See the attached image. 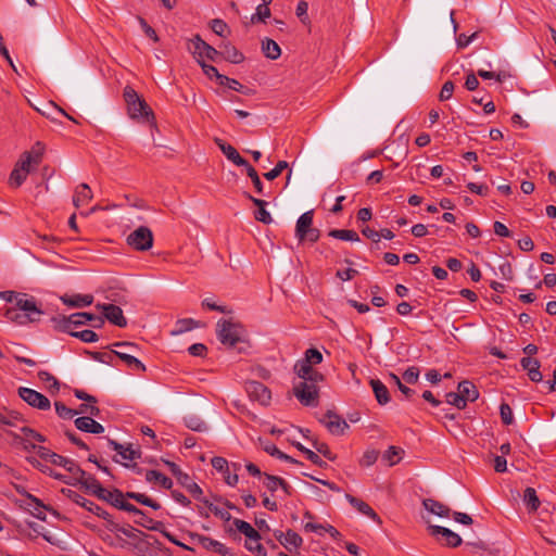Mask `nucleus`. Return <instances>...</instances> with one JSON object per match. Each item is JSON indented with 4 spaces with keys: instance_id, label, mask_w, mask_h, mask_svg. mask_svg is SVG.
<instances>
[{
    "instance_id": "0e129e2a",
    "label": "nucleus",
    "mask_w": 556,
    "mask_h": 556,
    "mask_svg": "<svg viewBox=\"0 0 556 556\" xmlns=\"http://www.w3.org/2000/svg\"><path fill=\"white\" fill-rule=\"evenodd\" d=\"M202 502L208 507V509L217 517L223 519L224 521H229L231 519V515L228 510L222 509L212 503H210L207 500H202Z\"/></svg>"
},
{
    "instance_id": "20e7f679",
    "label": "nucleus",
    "mask_w": 556,
    "mask_h": 556,
    "mask_svg": "<svg viewBox=\"0 0 556 556\" xmlns=\"http://www.w3.org/2000/svg\"><path fill=\"white\" fill-rule=\"evenodd\" d=\"M113 346L119 350H113L112 353L121 358L128 367L141 371H146V366L134 355L138 350L137 345L131 342H115Z\"/></svg>"
},
{
    "instance_id": "1a4fd4ad",
    "label": "nucleus",
    "mask_w": 556,
    "mask_h": 556,
    "mask_svg": "<svg viewBox=\"0 0 556 556\" xmlns=\"http://www.w3.org/2000/svg\"><path fill=\"white\" fill-rule=\"evenodd\" d=\"M18 395L31 407L47 410L51 406L50 400L46 395L33 389L21 387L18 389Z\"/></svg>"
},
{
    "instance_id": "6ab92c4d",
    "label": "nucleus",
    "mask_w": 556,
    "mask_h": 556,
    "mask_svg": "<svg viewBox=\"0 0 556 556\" xmlns=\"http://www.w3.org/2000/svg\"><path fill=\"white\" fill-rule=\"evenodd\" d=\"M215 143L230 162L237 166L248 165V161L243 159L232 146L226 143L223 139L219 138H215Z\"/></svg>"
},
{
    "instance_id": "c9c22d12",
    "label": "nucleus",
    "mask_w": 556,
    "mask_h": 556,
    "mask_svg": "<svg viewBox=\"0 0 556 556\" xmlns=\"http://www.w3.org/2000/svg\"><path fill=\"white\" fill-rule=\"evenodd\" d=\"M22 415L15 410H8L7 408H0V425L16 427L22 421Z\"/></svg>"
},
{
    "instance_id": "2f4dec72",
    "label": "nucleus",
    "mask_w": 556,
    "mask_h": 556,
    "mask_svg": "<svg viewBox=\"0 0 556 556\" xmlns=\"http://www.w3.org/2000/svg\"><path fill=\"white\" fill-rule=\"evenodd\" d=\"M146 481L153 484H160L164 489L169 490L173 486V481L156 470H148L146 472Z\"/></svg>"
},
{
    "instance_id": "9b49d317",
    "label": "nucleus",
    "mask_w": 556,
    "mask_h": 556,
    "mask_svg": "<svg viewBox=\"0 0 556 556\" xmlns=\"http://www.w3.org/2000/svg\"><path fill=\"white\" fill-rule=\"evenodd\" d=\"M190 539L192 543H195L200 546H202L206 551H213L222 556H231V551L226 545L220 543L219 541H216L214 539H211L208 536L199 534V533H191Z\"/></svg>"
},
{
    "instance_id": "5fc2aeb1",
    "label": "nucleus",
    "mask_w": 556,
    "mask_h": 556,
    "mask_svg": "<svg viewBox=\"0 0 556 556\" xmlns=\"http://www.w3.org/2000/svg\"><path fill=\"white\" fill-rule=\"evenodd\" d=\"M389 378L399 388L405 399L409 400L415 394V391L402 383L401 379L395 374H389Z\"/></svg>"
},
{
    "instance_id": "e433bc0d",
    "label": "nucleus",
    "mask_w": 556,
    "mask_h": 556,
    "mask_svg": "<svg viewBox=\"0 0 556 556\" xmlns=\"http://www.w3.org/2000/svg\"><path fill=\"white\" fill-rule=\"evenodd\" d=\"M51 323L53 324V328L55 330L67 332L71 334L72 328L74 324L72 323V315L70 316H55L51 318Z\"/></svg>"
},
{
    "instance_id": "bf43d9fd",
    "label": "nucleus",
    "mask_w": 556,
    "mask_h": 556,
    "mask_svg": "<svg viewBox=\"0 0 556 556\" xmlns=\"http://www.w3.org/2000/svg\"><path fill=\"white\" fill-rule=\"evenodd\" d=\"M38 378L43 383L48 384L49 389H54L55 391H59V381L55 377H53L50 372L46 370H41L38 372Z\"/></svg>"
},
{
    "instance_id": "2eb2a0df",
    "label": "nucleus",
    "mask_w": 556,
    "mask_h": 556,
    "mask_svg": "<svg viewBox=\"0 0 556 556\" xmlns=\"http://www.w3.org/2000/svg\"><path fill=\"white\" fill-rule=\"evenodd\" d=\"M328 431L336 435H341L349 428L348 422L339 415L332 412H327L320 420Z\"/></svg>"
},
{
    "instance_id": "f03ea898",
    "label": "nucleus",
    "mask_w": 556,
    "mask_h": 556,
    "mask_svg": "<svg viewBox=\"0 0 556 556\" xmlns=\"http://www.w3.org/2000/svg\"><path fill=\"white\" fill-rule=\"evenodd\" d=\"M124 99L127 104V112L131 119L155 124V116L144 99L130 86L124 88Z\"/></svg>"
},
{
    "instance_id": "7ed1b4c3",
    "label": "nucleus",
    "mask_w": 556,
    "mask_h": 556,
    "mask_svg": "<svg viewBox=\"0 0 556 556\" xmlns=\"http://www.w3.org/2000/svg\"><path fill=\"white\" fill-rule=\"evenodd\" d=\"M216 327L217 338L224 345L232 348L241 341L243 329L239 324L222 319Z\"/></svg>"
},
{
    "instance_id": "72a5a7b5",
    "label": "nucleus",
    "mask_w": 556,
    "mask_h": 556,
    "mask_svg": "<svg viewBox=\"0 0 556 556\" xmlns=\"http://www.w3.org/2000/svg\"><path fill=\"white\" fill-rule=\"evenodd\" d=\"M262 51L266 58L270 60H277L281 54V49L279 45L269 38H265L262 40Z\"/></svg>"
},
{
    "instance_id": "4be33fe9",
    "label": "nucleus",
    "mask_w": 556,
    "mask_h": 556,
    "mask_svg": "<svg viewBox=\"0 0 556 556\" xmlns=\"http://www.w3.org/2000/svg\"><path fill=\"white\" fill-rule=\"evenodd\" d=\"M521 367L527 371L529 378L533 382L542 381V374L540 371V362L529 356L522 357L520 361Z\"/></svg>"
},
{
    "instance_id": "774afa93",
    "label": "nucleus",
    "mask_w": 556,
    "mask_h": 556,
    "mask_svg": "<svg viewBox=\"0 0 556 556\" xmlns=\"http://www.w3.org/2000/svg\"><path fill=\"white\" fill-rule=\"evenodd\" d=\"M419 378V369L415 366L408 367L403 374V380L406 383L415 384Z\"/></svg>"
},
{
    "instance_id": "864d4df0",
    "label": "nucleus",
    "mask_w": 556,
    "mask_h": 556,
    "mask_svg": "<svg viewBox=\"0 0 556 556\" xmlns=\"http://www.w3.org/2000/svg\"><path fill=\"white\" fill-rule=\"evenodd\" d=\"M198 63L200 64L203 73L208 78H211V79L215 78L217 80V83L220 85V78L224 77L225 75L220 74L215 66L206 64L204 61L199 60Z\"/></svg>"
},
{
    "instance_id": "79ce46f5",
    "label": "nucleus",
    "mask_w": 556,
    "mask_h": 556,
    "mask_svg": "<svg viewBox=\"0 0 556 556\" xmlns=\"http://www.w3.org/2000/svg\"><path fill=\"white\" fill-rule=\"evenodd\" d=\"M200 326H201V324L192 318L179 319L176 323V330H174L172 333L173 334L184 333V332L190 331L194 328H198Z\"/></svg>"
},
{
    "instance_id": "58836bf2",
    "label": "nucleus",
    "mask_w": 556,
    "mask_h": 556,
    "mask_svg": "<svg viewBox=\"0 0 556 556\" xmlns=\"http://www.w3.org/2000/svg\"><path fill=\"white\" fill-rule=\"evenodd\" d=\"M80 484L85 490L92 495L97 496L99 492H102L101 483L90 473H87Z\"/></svg>"
},
{
    "instance_id": "6e6d98bb",
    "label": "nucleus",
    "mask_w": 556,
    "mask_h": 556,
    "mask_svg": "<svg viewBox=\"0 0 556 556\" xmlns=\"http://www.w3.org/2000/svg\"><path fill=\"white\" fill-rule=\"evenodd\" d=\"M140 456V453L137 450H134L130 445L126 446L123 453L121 454V458H116L117 463L123 465H127L128 462H132Z\"/></svg>"
},
{
    "instance_id": "37998d69",
    "label": "nucleus",
    "mask_w": 556,
    "mask_h": 556,
    "mask_svg": "<svg viewBox=\"0 0 556 556\" xmlns=\"http://www.w3.org/2000/svg\"><path fill=\"white\" fill-rule=\"evenodd\" d=\"M523 501L527 504V506L529 507L530 511H536L541 504V502L536 495V492L533 488H527L525 490Z\"/></svg>"
},
{
    "instance_id": "bb28decb",
    "label": "nucleus",
    "mask_w": 556,
    "mask_h": 556,
    "mask_svg": "<svg viewBox=\"0 0 556 556\" xmlns=\"http://www.w3.org/2000/svg\"><path fill=\"white\" fill-rule=\"evenodd\" d=\"M369 384L379 405H387L391 401L387 386L379 379H371Z\"/></svg>"
},
{
    "instance_id": "8fccbe9b",
    "label": "nucleus",
    "mask_w": 556,
    "mask_h": 556,
    "mask_svg": "<svg viewBox=\"0 0 556 556\" xmlns=\"http://www.w3.org/2000/svg\"><path fill=\"white\" fill-rule=\"evenodd\" d=\"M403 450L395 446H390L383 454V459L388 463L389 466H393L400 462Z\"/></svg>"
},
{
    "instance_id": "39448f33",
    "label": "nucleus",
    "mask_w": 556,
    "mask_h": 556,
    "mask_svg": "<svg viewBox=\"0 0 556 556\" xmlns=\"http://www.w3.org/2000/svg\"><path fill=\"white\" fill-rule=\"evenodd\" d=\"M318 383H308V381H300L294 384L293 393L300 403L304 406H317L319 389Z\"/></svg>"
},
{
    "instance_id": "ea45409f",
    "label": "nucleus",
    "mask_w": 556,
    "mask_h": 556,
    "mask_svg": "<svg viewBox=\"0 0 556 556\" xmlns=\"http://www.w3.org/2000/svg\"><path fill=\"white\" fill-rule=\"evenodd\" d=\"M126 497L134 500V501L138 502L139 504L149 506L155 510L161 508V505L157 502L153 501L152 498H150L149 496H147L142 493L127 492Z\"/></svg>"
},
{
    "instance_id": "f257e3e1",
    "label": "nucleus",
    "mask_w": 556,
    "mask_h": 556,
    "mask_svg": "<svg viewBox=\"0 0 556 556\" xmlns=\"http://www.w3.org/2000/svg\"><path fill=\"white\" fill-rule=\"evenodd\" d=\"M42 314L35 298L22 292L18 293L14 306H8L4 309V317L18 326L38 323Z\"/></svg>"
},
{
    "instance_id": "a211bd4d",
    "label": "nucleus",
    "mask_w": 556,
    "mask_h": 556,
    "mask_svg": "<svg viewBox=\"0 0 556 556\" xmlns=\"http://www.w3.org/2000/svg\"><path fill=\"white\" fill-rule=\"evenodd\" d=\"M263 479L264 485L271 493L276 492L279 488L287 496H290L293 493V488L280 477L264 473Z\"/></svg>"
},
{
    "instance_id": "f3484780",
    "label": "nucleus",
    "mask_w": 556,
    "mask_h": 556,
    "mask_svg": "<svg viewBox=\"0 0 556 556\" xmlns=\"http://www.w3.org/2000/svg\"><path fill=\"white\" fill-rule=\"evenodd\" d=\"M294 371L302 381H308V383H319L324 381V375L314 369L313 366L296 362Z\"/></svg>"
},
{
    "instance_id": "c03bdc74",
    "label": "nucleus",
    "mask_w": 556,
    "mask_h": 556,
    "mask_svg": "<svg viewBox=\"0 0 556 556\" xmlns=\"http://www.w3.org/2000/svg\"><path fill=\"white\" fill-rule=\"evenodd\" d=\"M298 362L309 366L318 365L323 362V354L317 349L311 348L306 350L305 357Z\"/></svg>"
},
{
    "instance_id": "6e6552de",
    "label": "nucleus",
    "mask_w": 556,
    "mask_h": 556,
    "mask_svg": "<svg viewBox=\"0 0 556 556\" xmlns=\"http://www.w3.org/2000/svg\"><path fill=\"white\" fill-rule=\"evenodd\" d=\"M45 146L41 142H36L29 151H25L15 166L24 168L27 174L41 163Z\"/></svg>"
},
{
    "instance_id": "b1692460",
    "label": "nucleus",
    "mask_w": 556,
    "mask_h": 556,
    "mask_svg": "<svg viewBox=\"0 0 556 556\" xmlns=\"http://www.w3.org/2000/svg\"><path fill=\"white\" fill-rule=\"evenodd\" d=\"M432 535L441 534L446 539V545L450 547H457L462 544V538L453 532L452 530L441 527V526H430L429 527Z\"/></svg>"
},
{
    "instance_id": "603ef678",
    "label": "nucleus",
    "mask_w": 556,
    "mask_h": 556,
    "mask_svg": "<svg viewBox=\"0 0 556 556\" xmlns=\"http://www.w3.org/2000/svg\"><path fill=\"white\" fill-rule=\"evenodd\" d=\"M312 446L318 454L324 455L329 460L336 459V455L330 451L329 446L325 442H320L317 439H312Z\"/></svg>"
},
{
    "instance_id": "aec40b11",
    "label": "nucleus",
    "mask_w": 556,
    "mask_h": 556,
    "mask_svg": "<svg viewBox=\"0 0 556 556\" xmlns=\"http://www.w3.org/2000/svg\"><path fill=\"white\" fill-rule=\"evenodd\" d=\"M74 422L76 428L84 432L99 434L104 431V427L90 416L78 417Z\"/></svg>"
},
{
    "instance_id": "c85d7f7f",
    "label": "nucleus",
    "mask_w": 556,
    "mask_h": 556,
    "mask_svg": "<svg viewBox=\"0 0 556 556\" xmlns=\"http://www.w3.org/2000/svg\"><path fill=\"white\" fill-rule=\"evenodd\" d=\"M61 301L71 307H85L89 306L93 302V296L91 294H75V295H63L61 296Z\"/></svg>"
},
{
    "instance_id": "3c124183",
    "label": "nucleus",
    "mask_w": 556,
    "mask_h": 556,
    "mask_svg": "<svg viewBox=\"0 0 556 556\" xmlns=\"http://www.w3.org/2000/svg\"><path fill=\"white\" fill-rule=\"evenodd\" d=\"M185 421L186 426L193 431L202 432L207 430L206 424L198 416H188Z\"/></svg>"
},
{
    "instance_id": "0eeeda50",
    "label": "nucleus",
    "mask_w": 556,
    "mask_h": 556,
    "mask_svg": "<svg viewBox=\"0 0 556 556\" xmlns=\"http://www.w3.org/2000/svg\"><path fill=\"white\" fill-rule=\"evenodd\" d=\"M99 500L105 501L113 505L114 507L128 511V513H139V508L135 505L130 504L126 501V494L122 493L119 490L114 489L112 491L106 490L102 486V492H99L97 495Z\"/></svg>"
},
{
    "instance_id": "5701e85b",
    "label": "nucleus",
    "mask_w": 556,
    "mask_h": 556,
    "mask_svg": "<svg viewBox=\"0 0 556 556\" xmlns=\"http://www.w3.org/2000/svg\"><path fill=\"white\" fill-rule=\"evenodd\" d=\"M313 216V211H307L299 217L295 226V236L300 241L305 240L307 231L312 228Z\"/></svg>"
},
{
    "instance_id": "412c9836",
    "label": "nucleus",
    "mask_w": 556,
    "mask_h": 556,
    "mask_svg": "<svg viewBox=\"0 0 556 556\" xmlns=\"http://www.w3.org/2000/svg\"><path fill=\"white\" fill-rule=\"evenodd\" d=\"M345 498L361 514L369 517L370 519H372L374 521H376L379 525L382 523L380 517L376 514V511L367 503H365L364 501H362L353 495H350V494H346Z\"/></svg>"
},
{
    "instance_id": "69168bd1",
    "label": "nucleus",
    "mask_w": 556,
    "mask_h": 556,
    "mask_svg": "<svg viewBox=\"0 0 556 556\" xmlns=\"http://www.w3.org/2000/svg\"><path fill=\"white\" fill-rule=\"evenodd\" d=\"M71 336L79 338L84 342H96L99 340V336L94 331L89 329L71 332Z\"/></svg>"
},
{
    "instance_id": "49530a36",
    "label": "nucleus",
    "mask_w": 556,
    "mask_h": 556,
    "mask_svg": "<svg viewBox=\"0 0 556 556\" xmlns=\"http://www.w3.org/2000/svg\"><path fill=\"white\" fill-rule=\"evenodd\" d=\"M27 175L28 174L24 168H18L15 166L10 174L9 182L11 186L17 188L26 180Z\"/></svg>"
},
{
    "instance_id": "09e8293b",
    "label": "nucleus",
    "mask_w": 556,
    "mask_h": 556,
    "mask_svg": "<svg viewBox=\"0 0 556 556\" xmlns=\"http://www.w3.org/2000/svg\"><path fill=\"white\" fill-rule=\"evenodd\" d=\"M247 170V175L251 178L253 186L258 194H263V182L261 181V178L255 170V168L248 163V165L243 166Z\"/></svg>"
},
{
    "instance_id": "052dcab7",
    "label": "nucleus",
    "mask_w": 556,
    "mask_h": 556,
    "mask_svg": "<svg viewBox=\"0 0 556 556\" xmlns=\"http://www.w3.org/2000/svg\"><path fill=\"white\" fill-rule=\"evenodd\" d=\"M446 402L455 407H457L458 409H463L466 407L467 403L466 401L463 399V396L460 395V393L457 391V392H450L446 394Z\"/></svg>"
},
{
    "instance_id": "ddd939ff",
    "label": "nucleus",
    "mask_w": 556,
    "mask_h": 556,
    "mask_svg": "<svg viewBox=\"0 0 556 556\" xmlns=\"http://www.w3.org/2000/svg\"><path fill=\"white\" fill-rule=\"evenodd\" d=\"M192 45V53L197 61L201 60L203 61V58H206L211 61H215L216 58L219 55V51L216 50L211 45L206 43L202 38L197 35L191 39Z\"/></svg>"
},
{
    "instance_id": "dca6fc26",
    "label": "nucleus",
    "mask_w": 556,
    "mask_h": 556,
    "mask_svg": "<svg viewBox=\"0 0 556 556\" xmlns=\"http://www.w3.org/2000/svg\"><path fill=\"white\" fill-rule=\"evenodd\" d=\"M275 538L289 552H298L303 544V539L293 530L275 532Z\"/></svg>"
},
{
    "instance_id": "7c9ffc66",
    "label": "nucleus",
    "mask_w": 556,
    "mask_h": 556,
    "mask_svg": "<svg viewBox=\"0 0 556 556\" xmlns=\"http://www.w3.org/2000/svg\"><path fill=\"white\" fill-rule=\"evenodd\" d=\"M457 391L460 393L463 399L466 401L473 402L478 399L479 392L476 388V386L470 381H462L458 383Z\"/></svg>"
},
{
    "instance_id": "680f3d73",
    "label": "nucleus",
    "mask_w": 556,
    "mask_h": 556,
    "mask_svg": "<svg viewBox=\"0 0 556 556\" xmlns=\"http://www.w3.org/2000/svg\"><path fill=\"white\" fill-rule=\"evenodd\" d=\"M289 166L288 162L287 161H279L276 166L270 169L269 172L265 173L264 174V177L267 179V180H274L276 179L278 176H280V174L287 169Z\"/></svg>"
},
{
    "instance_id": "338daca9",
    "label": "nucleus",
    "mask_w": 556,
    "mask_h": 556,
    "mask_svg": "<svg viewBox=\"0 0 556 556\" xmlns=\"http://www.w3.org/2000/svg\"><path fill=\"white\" fill-rule=\"evenodd\" d=\"M501 419L504 425H511L514 421L513 410L507 403H502L500 406Z\"/></svg>"
},
{
    "instance_id": "393cba45",
    "label": "nucleus",
    "mask_w": 556,
    "mask_h": 556,
    "mask_svg": "<svg viewBox=\"0 0 556 556\" xmlns=\"http://www.w3.org/2000/svg\"><path fill=\"white\" fill-rule=\"evenodd\" d=\"M93 198V193L88 184H80L76 187L73 195V204L75 207H80L89 203Z\"/></svg>"
},
{
    "instance_id": "f704fd0d",
    "label": "nucleus",
    "mask_w": 556,
    "mask_h": 556,
    "mask_svg": "<svg viewBox=\"0 0 556 556\" xmlns=\"http://www.w3.org/2000/svg\"><path fill=\"white\" fill-rule=\"evenodd\" d=\"M233 525L237 530L244 534L251 541H260L261 534L247 521L235 519Z\"/></svg>"
},
{
    "instance_id": "c756f323",
    "label": "nucleus",
    "mask_w": 556,
    "mask_h": 556,
    "mask_svg": "<svg viewBox=\"0 0 556 556\" xmlns=\"http://www.w3.org/2000/svg\"><path fill=\"white\" fill-rule=\"evenodd\" d=\"M72 323L74 327H79L87 323H92L93 327H100L103 324V318L91 313H75L72 314Z\"/></svg>"
},
{
    "instance_id": "4d7b16f0",
    "label": "nucleus",
    "mask_w": 556,
    "mask_h": 556,
    "mask_svg": "<svg viewBox=\"0 0 556 556\" xmlns=\"http://www.w3.org/2000/svg\"><path fill=\"white\" fill-rule=\"evenodd\" d=\"M54 407H55V412L59 415V417H61L63 419H72L74 416L77 415V412L75 409L68 408L62 402H55Z\"/></svg>"
},
{
    "instance_id": "de8ad7c7",
    "label": "nucleus",
    "mask_w": 556,
    "mask_h": 556,
    "mask_svg": "<svg viewBox=\"0 0 556 556\" xmlns=\"http://www.w3.org/2000/svg\"><path fill=\"white\" fill-rule=\"evenodd\" d=\"M134 514L138 516V519L135 520L137 525L149 530H159L160 523L149 518L142 510L139 509V513Z\"/></svg>"
},
{
    "instance_id": "f8f14e48",
    "label": "nucleus",
    "mask_w": 556,
    "mask_h": 556,
    "mask_svg": "<svg viewBox=\"0 0 556 556\" xmlns=\"http://www.w3.org/2000/svg\"><path fill=\"white\" fill-rule=\"evenodd\" d=\"M245 391L252 401H256L262 405H268L271 400L270 390L258 381H249L245 383Z\"/></svg>"
},
{
    "instance_id": "cd10ccee",
    "label": "nucleus",
    "mask_w": 556,
    "mask_h": 556,
    "mask_svg": "<svg viewBox=\"0 0 556 556\" xmlns=\"http://www.w3.org/2000/svg\"><path fill=\"white\" fill-rule=\"evenodd\" d=\"M247 197L253 202L254 205L257 206V210L254 213L255 219L266 225L270 224L273 218L269 212L266 210L267 202L262 199L254 198L250 194H247Z\"/></svg>"
},
{
    "instance_id": "a878e982",
    "label": "nucleus",
    "mask_w": 556,
    "mask_h": 556,
    "mask_svg": "<svg viewBox=\"0 0 556 556\" xmlns=\"http://www.w3.org/2000/svg\"><path fill=\"white\" fill-rule=\"evenodd\" d=\"M219 48V55L226 61L233 64H239L244 61V55L230 42H223Z\"/></svg>"
},
{
    "instance_id": "a18cd8bd",
    "label": "nucleus",
    "mask_w": 556,
    "mask_h": 556,
    "mask_svg": "<svg viewBox=\"0 0 556 556\" xmlns=\"http://www.w3.org/2000/svg\"><path fill=\"white\" fill-rule=\"evenodd\" d=\"M270 17V9L268 5L260 4L256 8V12L251 16V24L266 23Z\"/></svg>"
},
{
    "instance_id": "423d86ee",
    "label": "nucleus",
    "mask_w": 556,
    "mask_h": 556,
    "mask_svg": "<svg viewBox=\"0 0 556 556\" xmlns=\"http://www.w3.org/2000/svg\"><path fill=\"white\" fill-rule=\"evenodd\" d=\"M126 242L136 251H148L153 245V233L148 227L140 226L127 236Z\"/></svg>"
},
{
    "instance_id": "a19ab883",
    "label": "nucleus",
    "mask_w": 556,
    "mask_h": 556,
    "mask_svg": "<svg viewBox=\"0 0 556 556\" xmlns=\"http://www.w3.org/2000/svg\"><path fill=\"white\" fill-rule=\"evenodd\" d=\"M330 237L345 240V241H359V236L356 231L350 229H332L328 233Z\"/></svg>"
},
{
    "instance_id": "473e14b6",
    "label": "nucleus",
    "mask_w": 556,
    "mask_h": 556,
    "mask_svg": "<svg viewBox=\"0 0 556 556\" xmlns=\"http://www.w3.org/2000/svg\"><path fill=\"white\" fill-rule=\"evenodd\" d=\"M424 506L428 511L439 517H447L451 511L447 506L432 498L425 500Z\"/></svg>"
},
{
    "instance_id": "4c0bfd02",
    "label": "nucleus",
    "mask_w": 556,
    "mask_h": 556,
    "mask_svg": "<svg viewBox=\"0 0 556 556\" xmlns=\"http://www.w3.org/2000/svg\"><path fill=\"white\" fill-rule=\"evenodd\" d=\"M26 498H27L29 505H35L33 515L36 518H38L42 521H46L47 516H46L45 509H47V507L43 505V503L39 498H37L36 496H34L29 493H26Z\"/></svg>"
},
{
    "instance_id": "9d476101",
    "label": "nucleus",
    "mask_w": 556,
    "mask_h": 556,
    "mask_svg": "<svg viewBox=\"0 0 556 556\" xmlns=\"http://www.w3.org/2000/svg\"><path fill=\"white\" fill-rule=\"evenodd\" d=\"M62 493L68 500H71L73 503L84 507L85 509H87L88 511L94 514L96 516L101 517L103 519L108 518L109 514L103 508H101L100 506H98L93 502L85 498L84 496H81L77 492H75V491H73L71 489H62Z\"/></svg>"
},
{
    "instance_id": "e2e57ef3",
    "label": "nucleus",
    "mask_w": 556,
    "mask_h": 556,
    "mask_svg": "<svg viewBox=\"0 0 556 556\" xmlns=\"http://www.w3.org/2000/svg\"><path fill=\"white\" fill-rule=\"evenodd\" d=\"M211 28L216 35L220 37H226L229 34L228 25L219 18L212 21Z\"/></svg>"
},
{
    "instance_id": "4468645a",
    "label": "nucleus",
    "mask_w": 556,
    "mask_h": 556,
    "mask_svg": "<svg viewBox=\"0 0 556 556\" xmlns=\"http://www.w3.org/2000/svg\"><path fill=\"white\" fill-rule=\"evenodd\" d=\"M96 307L103 312L104 317L115 326L124 328L127 326V319L125 318L121 307L114 304H101L98 303Z\"/></svg>"
},
{
    "instance_id": "13d9d810",
    "label": "nucleus",
    "mask_w": 556,
    "mask_h": 556,
    "mask_svg": "<svg viewBox=\"0 0 556 556\" xmlns=\"http://www.w3.org/2000/svg\"><path fill=\"white\" fill-rule=\"evenodd\" d=\"M67 471L72 475V479L74 481L71 484H74V483L80 484V482L83 481L85 476L88 473L85 470H83L74 460H73L72 465H70V467L67 468Z\"/></svg>"
}]
</instances>
